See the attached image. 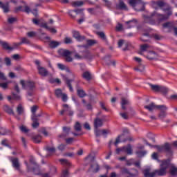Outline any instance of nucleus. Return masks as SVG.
I'll return each instance as SVG.
<instances>
[{"mask_svg": "<svg viewBox=\"0 0 177 177\" xmlns=\"http://www.w3.org/2000/svg\"><path fill=\"white\" fill-rule=\"evenodd\" d=\"M136 70L137 71H143L145 70V66H143L142 64H140L137 68H136Z\"/></svg>", "mask_w": 177, "mask_h": 177, "instance_id": "864d4df0", "label": "nucleus"}, {"mask_svg": "<svg viewBox=\"0 0 177 177\" xmlns=\"http://www.w3.org/2000/svg\"><path fill=\"white\" fill-rule=\"evenodd\" d=\"M151 16L153 17H158V23H161V21H164V20H167V19H168V17L164 15H161V14H158V12H157L156 11H154Z\"/></svg>", "mask_w": 177, "mask_h": 177, "instance_id": "f8f14e48", "label": "nucleus"}, {"mask_svg": "<svg viewBox=\"0 0 177 177\" xmlns=\"http://www.w3.org/2000/svg\"><path fill=\"white\" fill-rule=\"evenodd\" d=\"M75 131L81 130V124H80V122H76V123L75 124Z\"/></svg>", "mask_w": 177, "mask_h": 177, "instance_id": "4d7b16f0", "label": "nucleus"}, {"mask_svg": "<svg viewBox=\"0 0 177 177\" xmlns=\"http://www.w3.org/2000/svg\"><path fill=\"white\" fill-rule=\"evenodd\" d=\"M99 169H100V167H99V165L96 162H93V164L91 165L89 171H91V172H99Z\"/></svg>", "mask_w": 177, "mask_h": 177, "instance_id": "4be33fe9", "label": "nucleus"}, {"mask_svg": "<svg viewBox=\"0 0 177 177\" xmlns=\"http://www.w3.org/2000/svg\"><path fill=\"white\" fill-rule=\"evenodd\" d=\"M61 164H62L63 165H70V162H68L67 160L66 159H60L59 160Z\"/></svg>", "mask_w": 177, "mask_h": 177, "instance_id": "8fccbe9b", "label": "nucleus"}, {"mask_svg": "<svg viewBox=\"0 0 177 177\" xmlns=\"http://www.w3.org/2000/svg\"><path fill=\"white\" fill-rule=\"evenodd\" d=\"M82 77L84 78V80L89 81V80H91V73L89 72H84Z\"/></svg>", "mask_w": 177, "mask_h": 177, "instance_id": "58836bf2", "label": "nucleus"}, {"mask_svg": "<svg viewBox=\"0 0 177 177\" xmlns=\"http://www.w3.org/2000/svg\"><path fill=\"white\" fill-rule=\"evenodd\" d=\"M19 129L21 131V132H24V133H27V132H28V131H30L28 129H27V127L26 126H21L19 127Z\"/></svg>", "mask_w": 177, "mask_h": 177, "instance_id": "49530a36", "label": "nucleus"}, {"mask_svg": "<svg viewBox=\"0 0 177 177\" xmlns=\"http://www.w3.org/2000/svg\"><path fill=\"white\" fill-rule=\"evenodd\" d=\"M21 85L23 89H28V91H32L35 88V84L32 82H26L24 80H21Z\"/></svg>", "mask_w": 177, "mask_h": 177, "instance_id": "0eeeda50", "label": "nucleus"}, {"mask_svg": "<svg viewBox=\"0 0 177 177\" xmlns=\"http://www.w3.org/2000/svg\"><path fill=\"white\" fill-rule=\"evenodd\" d=\"M33 123L32 124V128H38L39 126V123H38V120H37V117H35L34 119H32Z\"/></svg>", "mask_w": 177, "mask_h": 177, "instance_id": "e433bc0d", "label": "nucleus"}, {"mask_svg": "<svg viewBox=\"0 0 177 177\" xmlns=\"http://www.w3.org/2000/svg\"><path fill=\"white\" fill-rule=\"evenodd\" d=\"M97 34L102 38V39H106V35L103 32H97Z\"/></svg>", "mask_w": 177, "mask_h": 177, "instance_id": "13d9d810", "label": "nucleus"}, {"mask_svg": "<svg viewBox=\"0 0 177 177\" xmlns=\"http://www.w3.org/2000/svg\"><path fill=\"white\" fill-rule=\"evenodd\" d=\"M59 55L65 57L66 62H73V58H71V52L68 50L60 49L58 50Z\"/></svg>", "mask_w": 177, "mask_h": 177, "instance_id": "423d86ee", "label": "nucleus"}, {"mask_svg": "<svg viewBox=\"0 0 177 177\" xmlns=\"http://www.w3.org/2000/svg\"><path fill=\"white\" fill-rule=\"evenodd\" d=\"M12 99H14L15 100H20V99H21V97H20V95L19 94L12 93Z\"/></svg>", "mask_w": 177, "mask_h": 177, "instance_id": "6e6d98bb", "label": "nucleus"}, {"mask_svg": "<svg viewBox=\"0 0 177 177\" xmlns=\"http://www.w3.org/2000/svg\"><path fill=\"white\" fill-rule=\"evenodd\" d=\"M57 67L59 68V70H66V66L62 64H57Z\"/></svg>", "mask_w": 177, "mask_h": 177, "instance_id": "680f3d73", "label": "nucleus"}, {"mask_svg": "<svg viewBox=\"0 0 177 177\" xmlns=\"http://www.w3.org/2000/svg\"><path fill=\"white\" fill-rule=\"evenodd\" d=\"M59 45H60V42L55 41H52L49 44L50 48H57V46H59Z\"/></svg>", "mask_w": 177, "mask_h": 177, "instance_id": "473e14b6", "label": "nucleus"}, {"mask_svg": "<svg viewBox=\"0 0 177 177\" xmlns=\"http://www.w3.org/2000/svg\"><path fill=\"white\" fill-rule=\"evenodd\" d=\"M55 95L58 97H62L63 102H67V95L66 93H63L60 88L55 90Z\"/></svg>", "mask_w": 177, "mask_h": 177, "instance_id": "ddd939ff", "label": "nucleus"}, {"mask_svg": "<svg viewBox=\"0 0 177 177\" xmlns=\"http://www.w3.org/2000/svg\"><path fill=\"white\" fill-rule=\"evenodd\" d=\"M116 8L120 10H128V7L122 1H120L119 3L116 6Z\"/></svg>", "mask_w": 177, "mask_h": 177, "instance_id": "5701e85b", "label": "nucleus"}, {"mask_svg": "<svg viewBox=\"0 0 177 177\" xmlns=\"http://www.w3.org/2000/svg\"><path fill=\"white\" fill-rule=\"evenodd\" d=\"M73 34L74 38H75V39H77V41H79L80 42H81L82 41H84V39H85V37L81 36L80 35V32L77 31H73Z\"/></svg>", "mask_w": 177, "mask_h": 177, "instance_id": "412c9836", "label": "nucleus"}, {"mask_svg": "<svg viewBox=\"0 0 177 177\" xmlns=\"http://www.w3.org/2000/svg\"><path fill=\"white\" fill-rule=\"evenodd\" d=\"M40 26L43 27L44 28H46L47 30L50 31V32H53V34H56L57 32L56 29L48 27V24L46 23L41 24Z\"/></svg>", "mask_w": 177, "mask_h": 177, "instance_id": "c756f323", "label": "nucleus"}, {"mask_svg": "<svg viewBox=\"0 0 177 177\" xmlns=\"http://www.w3.org/2000/svg\"><path fill=\"white\" fill-rule=\"evenodd\" d=\"M82 5H84V1H82L72 2V6H73V8H77L78 6H82Z\"/></svg>", "mask_w": 177, "mask_h": 177, "instance_id": "72a5a7b5", "label": "nucleus"}, {"mask_svg": "<svg viewBox=\"0 0 177 177\" xmlns=\"http://www.w3.org/2000/svg\"><path fill=\"white\" fill-rule=\"evenodd\" d=\"M17 111L18 113V114H23V113L24 112V109L23 108V106H21V104H19L17 108Z\"/></svg>", "mask_w": 177, "mask_h": 177, "instance_id": "79ce46f5", "label": "nucleus"}, {"mask_svg": "<svg viewBox=\"0 0 177 177\" xmlns=\"http://www.w3.org/2000/svg\"><path fill=\"white\" fill-rule=\"evenodd\" d=\"M135 164V160L133 159H130L129 160H127L126 165H133Z\"/></svg>", "mask_w": 177, "mask_h": 177, "instance_id": "bf43d9fd", "label": "nucleus"}, {"mask_svg": "<svg viewBox=\"0 0 177 177\" xmlns=\"http://www.w3.org/2000/svg\"><path fill=\"white\" fill-rule=\"evenodd\" d=\"M136 154L138 156V157H144V156H146V154H147V151H137Z\"/></svg>", "mask_w": 177, "mask_h": 177, "instance_id": "a18cd8bd", "label": "nucleus"}, {"mask_svg": "<svg viewBox=\"0 0 177 177\" xmlns=\"http://www.w3.org/2000/svg\"><path fill=\"white\" fill-rule=\"evenodd\" d=\"M150 86L153 91H156V92H160V86L150 84Z\"/></svg>", "mask_w": 177, "mask_h": 177, "instance_id": "c03bdc74", "label": "nucleus"}, {"mask_svg": "<svg viewBox=\"0 0 177 177\" xmlns=\"http://www.w3.org/2000/svg\"><path fill=\"white\" fill-rule=\"evenodd\" d=\"M70 130H71L70 127H63V131L66 134L62 133L59 136V138H60L61 139H66V137L67 136L68 132H70Z\"/></svg>", "mask_w": 177, "mask_h": 177, "instance_id": "a878e982", "label": "nucleus"}, {"mask_svg": "<svg viewBox=\"0 0 177 177\" xmlns=\"http://www.w3.org/2000/svg\"><path fill=\"white\" fill-rule=\"evenodd\" d=\"M159 92H162V93H167L168 92V88L165 86H161L159 88Z\"/></svg>", "mask_w": 177, "mask_h": 177, "instance_id": "3c124183", "label": "nucleus"}, {"mask_svg": "<svg viewBox=\"0 0 177 177\" xmlns=\"http://www.w3.org/2000/svg\"><path fill=\"white\" fill-rule=\"evenodd\" d=\"M121 151L126 153L128 156H132V154H133V149H132V146L130 144L122 148L116 149V154H120Z\"/></svg>", "mask_w": 177, "mask_h": 177, "instance_id": "39448f33", "label": "nucleus"}, {"mask_svg": "<svg viewBox=\"0 0 177 177\" xmlns=\"http://www.w3.org/2000/svg\"><path fill=\"white\" fill-rule=\"evenodd\" d=\"M73 40L71 39V37H66L64 39V44H72Z\"/></svg>", "mask_w": 177, "mask_h": 177, "instance_id": "603ef678", "label": "nucleus"}, {"mask_svg": "<svg viewBox=\"0 0 177 177\" xmlns=\"http://www.w3.org/2000/svg\"><path fill=\"white\" fill-rule=\"evenodd\" d=\"M129 104V101L127 98H122L121 105H122V109L125 110L127 108L125 106H128Z\"/></svg>", "mask_w": 177, "mask_h": 177, "instance_id": "c85d7f7f", "label": "nucleus"}, {"mask_svg": "<svg viewBox=\"0 0 177 177\" xmlns=\"http://www.w3.org/2000/svg\"><path fill=\"white\" fill-rule=\"evenodd\" d=\"M73 142H74V138H73L66 139V142L67 143V145H71V143H73Z\"/></svg>", "mask_w": 177, "mask_h": 177, "instance_id": "052dcab7", "label": "nucleus"}, {"mask_svg": "<svg viewBox=\"0 0 177 177\" xmlns=\"http://www.w3.org/2000/svg\"><path fill=\"white\" fill-rule=\"evenodd\" d=\"M8 23H10V24H12V23H15V21H16V18L15 17H10L8 19Z\"/></svg>", "mask_w": 177, "mask_h": 177, "instance_id": "0e129e2a", "label": "nucleus"}, {"mask_svg": "<svg viewBox=\"0 0 177 177\" xmlns=\"http://www.w3.org/2000/svg\"><path fill=\"white\" fill-rule=\"evenodd\" d=\"M164 6H165V3L161 1L152 3V7L153 8V9H155V10H157V9L160 8L162 9Z\"/></svg>", "mask_w": 177, "mask_h": 177, "instance_id": "dca6fc26", "label": "nucleus"}, {"mask_svg": "<svg viewBox=\"0 0 177 177\" xmlns=\"http://www.w3.org/2000/svg\"><path fill=\"white\" fill-rule=\"evenodd\" d=\"M129 4L138 12L145 9V2L142 0H129Z\"/></svg>", "mask_w": 177, "mask_h": 177, "instance_id": "7ed1b4c3", "label": "nucleus"}, {"mask_svg": "<svg viewBox=\"0 0 177 177\" xmlns=\"http://www.w3.org/2000/svg\"><path fill=\"white\" fill-rule=\"evenodd\" d=\"M10 160L12 163L13 168H15L17 171H19L20 169V163H19V159L17 158H11Z\"/></svg>", "mask_w": 177, "mask_h": 177, "instance_id": "a211bd4d", "label": "nucleus"}, {"mask_svg": "<svg viewBox=\"0 0 177 177\" xmlns=\"http://www.w3.org/2000/svg\"><path fill=\"white\" fill-rule=\"evenodd\" d=\"M30 161L31 164H32V165H35V167L32 169L33 174H35V175H39V166H38V165H37V163L35 162V160H34L33 158H31L30 159Z\"/></svg>", "mask_w": 177, "mask_h": 177, "instance_id": "2eb2a0df", "label": "nucleus"}, {"mask_svg": "<svg viewBox=\"0 0 177 177\" xmlns=\"http://www.w3.org/2000/svg\"><path fill=\"white\" fill-rule=\"evenodd\" d=\"M136 24H138V21L136 19H132L131 21L126 22V28H132L135 26H136Z\"/></svg>", "mask_w": 177, "mask_h": 177, "instance_id": "6ab92c4d", "label": "nucleus"}, {"mask_svg": "<svg viewBox=\"0 0 177 177\" xmlns=\"http://www.w3.org/2000/svg\"><path fill=\"white\" fill-rule=\"evenodd\" d=\"M77 95L80 97H85V96H86V93H85V91L82 89L77 90Z\"/></svg>", "mask_w": 177, "mask_h": 177, "instance_id": "c9c22d12", "label": "nucleus"}, {"mask_svg": "<svg viewBox=\"0 0 177 177\" xmlns=\"http://www.w3.org/2000/svg\"><path fill=\"white\" fill-rule=\"evenodd\" d=\"M123 45H125L126 46H128V42L124 41V40H120L118 41V46L119 48H121Z\"/></svg>", "mask_w": 177, "mask_h": 177, "instance_id": "de8ad7c7", "label": "nucleus"}, {"mask_svg": "<svg viewBox=\"0 0 177 177\" xmlns=\"http://www.w3.org/2000/svg\"><path fill=\"white\" fill-rule=\"evenodd\" d=\"M117 31H121L122 30V24H118L116 26Z\"/></svg>", "mask_w": 177, "mask_h": 177, "instance_id": "774afa93", "label": "nucleus"}, {"mask_svg": "<svg viewBox=\"0 0 177 177\" xmlns=\"http://www.w3.org/2000/svg\"><path fill=\"white\" fill-rule=\"evenodd\" d=\"M22 44H26L27 45H30V40L24 37L21 39V42L16 43V46H20Z\"/></svg>", "mask_w": 177, "mask_h": 177, "instance_id": "7c9ffc66", "label": "nucleus"}, {"mask_svg": "<svg viewBox=\"0 0 177 177\" xmlns=\"http://www.w3.org/2000/svg\"><path fill=\"white\" fill-rule=\"evenodd\" d=\"M35 62V64L37 65L39 74L41 75V77H46V75H48V71L45 68L39 65L41 62H39V60H36Z\"/></svg>", "mask_w": 177, "mask_h": 177, "instance_id": "6e6552de", "label": "nucleus"}, {"mask_svg": "<svg viewBox=\"0 0 177 177\" xmlns=\"http://www.w3.org/2000/svg\"><path fill=\"white\" fill-rule=\"evenodd\" d=\"M158 110H160V113H159V118L160 120H162L167 117V110H168V108L165 106V105H159L158 106Z\"/></svg>", "mask_w": 177, "mask_h": 177, "instance_id": "9b49d317", "label": "nucleus"}, {"mask_svg": "<svg viewBox=\"0 0 177 177\" xmlns=\"http://www.w3.org/2000/svg\"><path fill=\"white\" fill-rule=\"evenodd\" d=\"M158 151H166L167 153H172L171 150V144L166 143L162 146H156V147Z\"/></svg>", "mask_w": 177, "mask_h": 177, "instance_id": "1a4fd4ad", "label": "nucleus"}, {"mask_svg": "<svg viewBox=\"0 0 177 177\" xmlns=\"http://www.w3.org/2000/svg\"><path fill=\"white\" fill-rule=\"evenodd\" d=\"M170 174L171 176H177V168L175 167H172L170 169Z\"/></svg>", "mask_w": 177, "mask_h": 177, "instance_id": "4c0bfd02", "label": "nucleus"}, {"mask_svg": "<svg viewBox=\"0 0 177 177\" xmlns=\"http://www.w3.org/2000/svg\"><path fill=\"white\" fill-rule=\"evenodd\" d=\"M26 12V13H30L31 10H30V7L25 4V6H19L15 9V12Z\"/></svg>", "mask_w": 177, "mask_h": 177, "instance_id": "f3484780", "label": "nucleus"}, {"mask_svg": "<svg viewBox=\"0 0 177 177\" xmlns=\"http://www.w3.org/2000/svg\"><path fill=\"white\" fill-rule=\"evenodd\" d=\"M102 125H103L102 120H101L100 118H97L95 120V121H94L95 130L97 129L98 128H100V127H102Z\"/></svg>", "mask_w": 177, "mask_h": 177, "instance_id": "393cba45", "label": "nucleus"}, {"mask_svg": "<svg viewBox=\"0 0 177 177\" xmlns=\"http://www.w3.org/2000/svg\"><path fill=\"white\" fill-rule=\"evenodd\" d=\"M0 87L3 89H6L8 88V83H0Z\"/></svg>", "mask_w": 177, "mask_h": 177, "instance_id": "69168bd1", "label": "nucleus"}, {"mask_svg": "<svg viewBox=\"0 0 177 177\" xmlns=\"http://www.w3.org/2000/svg\"><path fill=\"white\" fill-rule=\"evenodd\" d=\"M163 10L164 12H167V16H171V15H172V11L171 10V6L167 7V8H165Z\"/></svg>", "mask_w": 177, "mask_h": 177, "instance_id": "5fc2aeb1", "label": "nucleus"}, {"mask_svg": "<svg viewBox=\"0 0 177 177\" xmlns=\"http://www.w3.org/2000/svg\"><path fill=\"white\" fill-rule=\"evenodd\" d=\"M123 136V135L119 136L117 138L115 142H114L115 146L117 147L118 146V143H121V138Z\"/></svg>", "mask_w": 177, "mask_h": 177, "instance_id": "09e8293b", "label": "nucleus"}, {"mask_svg": "<svg viewBox=\"0 0 177 177\" xmlns=\"http://www.w3.org/2000/svg\"><path fill=\"white\" fill-rule=\"evenodd\" d=\"M37 110H38L37 106H33L31 107V113H32L31 118H32V120H34V118H35V117H40L39 115H35Z\"/></svg>", "mask_w": 177, "mask_h": 177, "instance_id": "cd10ccee", "label": "nucleus"}, {"mask_svg": "<svg viewBox=\"0 0 177 177\" xmlns=\"http://www.w3.org/2000/svg\"><path fill=\"white\" fill-rule=\"evenodd\" d=\"M58 149L61 151H63V150H64V149H66V145L64 144H61L59 147Z\"/></svg>", "mask_w": 177, "mask_h": 177, "instance_id": "338daca9", "label": "nucleus"}, {"mask_svg": "<svg viewBox=\"0 0 177 177\" xmlns=\"http://www.w3.org/2000/svg\"><path fill=\"white\" fill-rule=\"evenodd\" d=\"M160 105H156V104L151 102L149 105L145 106V109L149 110V111H153V110L158 109Z\"/></svg>", "mask_w": 177, "mask_h": 177, "instance_id": "aec40b11", "label": "nucleus"}, {"mask_svg": "<svg viewBox=\"0 0 177 177\" xmlns=\"http://www.w3.org/2000/svg\"><path fill=\"white\" fill-rule=\"evenodd\" d=\"M0 45H1V46H3V48L4 49H6L7 50H12L13 49V48H11L10 46H9V44H8V43L5 41H0Z\"/></svg>", "mask_w": 177, "mask_h": 177, "instance_id": "2f4dec72", "label": "nucleus"}, {"mask_svg": "<svg viewBox=\"0 0 177 177\" xmlns=\"http://www.w3.org/2000/svg\"><path fill=\"white\" fill-rule=\"evenodd\" d=\"M110 133H111L110 129H102L101 131L99 129L95 130V135L97 138H98V136H100V135H102L104 138H106L107 135H110Z\"/></svg>", "mask_w": 177, "mask_h": 177, "instance_id": "9d476101", "label": "nucleus"}, {"mask_svg": "<svg viewBox=\"0 0 177 177\" xmlns=\"http://www.w3.org/2000/svg\"><path fill=\"white\" fill-rule=\"evenodd\" d=\"M62 177H68V170H64L62 174Z\"/></svg>", "mask_w": 177, "mask_h": 177, "instance_id": "e2e57ef3", "label": "nucleus"}, {"mask_svg": "<svg viewBox=\"0 0 177 177\" xmlns=\"http://www.w3.org/2000/svg\"><path fill=\"white\" fill-rule=\"evenodd\" d=\"M143 52H147L146 57L149 60H153L157 57V53L153 51V47L149 44H144L140 46V55H143Z\"/></svg>", "mask_w": 177, "mask_h": 177, "instance_id": "f03ea898", "label": "nucleus"}, {"mask_svg": "<svg viewBox=\"0 0 177 177\" xmlns=\"http://www.w3.org/2000/svg\"><path fill=\"white\" fill-rule=\"evenodd\" d=\"M65 80L66 81V84L69 88V91L71 92H73V86H71V82H73L74 80H68L67 77H65Z\"/></svg>", "mask_w": 177, "mask_h": 177, "instance_id": "f704fd0d", "label": "nucleus"}, {"mask_svg": "<svg viewBox=\"0 0 177 177\" xmlns=\"http://www.w3.org/2000/svg\"><path fill=\"white\" fill-rule=\"evenodd\" d=\"M169 160H162L160 165V169L151 171V169L147 167L143 170L145 177L165 176L167 175V169L170 167Z\"/></svg>", "mask_w": 177, "mask_h": 177, "instance_id": "f257e3e1", "label": "nucleus"}, {"mask_svg": "<svg viewBox=\"0 0 177 177\" xmlns=\"http://www.w3.org/2000/svg\"><path fill=\"white\" fill-rule=\"evenodd\" d=\"M41 139H42V138L39 135L33 137V141L35 143H39L41 142Z\"/></svg>", "mask_w": 177, "mask_h": 177, "instance_id": "37998d69", "label": "nucleus"}, {"mask_svg": "<svg viewBox=\"0 0 177 177\" xmlns=\"http://www.w3.org/2000/svg\"><path fill=\"white\" fill-rule=\"evenodd\" d=\"M88 46H80V50H83L82 55H80L77 53L75 54V59H77L78 60H81L82 59H89L91 57V53L89 50H87Z\"/></svg>", "mask_w": 177, "mask_h": 177, "instance_id": "20e7f679", "label": "nucleus"}, {"mask_svg": "<svg viewBox=\"0 0 177 177\" xmlns=\"http://www.w3.org/2000/svg\"><path fill=\"white\" fill-rule=\"evenodd\" d=\"M46 150L47 151V152L48 153V154H53V153H55V151H56V149H55V147H48Z\"/></svg>", "mask_w": 177, "mask_h": 177, "instance_id": "a19ab883", "label": "nucleus"}, {"mask_svg": "<svg viewBox=\"0 0 177 177\" xmlns=\"http://www.w3.org/2000/svg\"><path fill=\"white\" fill-rule=\"evenodd\" d=\"M64 109H66V111L69 112V115H73L74 114V112L71 111V108L69 107L67 104L63 105Z\"/></svg>", "mask_w": 177, "mask_h": 177, "instance_id": "ea45409f", "label": "nucleus"}, {"mask_svg": "<svg viewBox=\"0 0 177 177\" xmlns=\"http://www.w3.org/2000/svg\"><path fill=\"white\" fill-rule=\"evenodd\" d=\"M3 110L7 113L8 114H10V115H15V113L13 112V109L10 108V106L8 105H5L3 106Z\"/></svg>", "mask_w": 177, "mask_h": 177, "instance_id": "bb28decb", "label": "nucleus"}, {"mask_svg": "<svg viewBox=\"0 0 177 177\" xmlns=\"http://www.w3.org/2000/svg\"><path fill=\"white\" fill-rule=\"evenodd\" d=\"M164 28H169V30H172L174 32V35H177V27H174V23L172 22H167L163 24Z\"/></svg>", "mask_w": 177, "mask_h": 177, "instance_id": "4468645a", "label": "nucleus"}, {"mask_svg": "<svg viewBox=\"0 0 177 177\" xmlns=\"http://www.w3.org/2000/svg\"><path fill=\"white\" fill-rule=\"evenodd\" d=\"M0 8L3 10L4 13H8L9 12V3H3L0 1Z\"/></svg>", "mask_w": 177, "mask_h": 177, "instance_id": "b1692460", "label": "nucleus"}]
</instances>
